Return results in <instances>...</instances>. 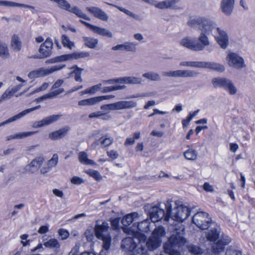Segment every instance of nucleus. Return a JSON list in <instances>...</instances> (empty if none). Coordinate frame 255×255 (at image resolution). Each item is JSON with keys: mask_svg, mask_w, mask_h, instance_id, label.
Instances as JSON below:
<instances>
[{"mask_svg": "<svg viewBox=\"0 0 255 255\" xmlns=\"http://www.w3.org/2000/svg\"><path fill=\"white\" fill-rule=\"evenodd\" d=\"M187 24L191 27L197 28L202 32L197 39L190 37L182 38L180 42V45L195 51L203 50L210 44L207 35L209 34L214 28V23L206 17H198L190 19L187 22Z\"/></svg>", "mask_w": 255, "mask_h": 255, "instance_id": "obj_1", "label": "nucleus"}, {"mask_svg": "<svg viewBox=\"0 0 255 255\" xmlns=\"http://www.w3.org/2000/svg\"><path fill=\"white\" fill-rule=\"evenodd\" d=\"M138 243L136 244L134 238L127 237L122 240L121 247L127 252H129L130 255H149L147 250L143 246L147 241L146 235L142 232H137L134 235Z\"/></svg>", "mask_w": 255, "mask_h": 255, "instance_id": "obj_2", "label": "nucleus"}, {"mask_svg": "<svg viewBox=\"0 0 255 255\" xmlns=\"http://www.w3.org/2000/svg\"><path fill=\"white\" fill-rule=\"evenodd\" d=\"M186 242L185 239L180 232H176L172 234L168 241L163 245L164 251L169 255H179V252L177 249L183 246Z\"/></svg>", "mask_w": 255, "mask_h": 255, "instance_id": "obj_3", "label": "nucleus"}, {"mask_svg": "<svg viewBox=\"0 0 255 255\" xmlns=\"http://www.w3.org/2000/svg\"><path fill=\"white\" fill-rule=\"evenodd\" d=\"M171 206L167 207L166 213L163 209H160L157 206H154L151 208V210L149 213V216L152 222L156 223L163 219L165 221H168L171 216Z\"/></svg>", "mask_w": 255, "mask_h": 255, "instance_id": "obj_4", "label": "nucleus"}, {"mask_svg": "<svg viewBox=\"0 0 255 255\" xmlns=\"http://www.w3.org/2000/svg\"><path fill=\"white\" fill-rule=\"evenodd\" d=\"M180 65L183 66L205 68L220 72H222L225 70V67L223 65L214 62L183 61L180 63Z\"/></svg>", "mask_w": 255, "mask_h": 255, "instance_id": "obj_5", "label": "nucleus"}, {"mask_svg": "<svg viewBox=\"0 0 255 255\" xmlns=\"http://www.w3.org/2000/svg\"><path fill=\"white\" fill-rule=\"evenodd\" d=\"M192 222L199 229L204 230L209 228L211 219L208 213L203 211L198 212L192 217Z\"/></svg>", "mask_w": 255, "mask_h": 255, "instance_id": "obj_6", "label": "nucleus"}, {"mask_svg": "<svg viewBox=\"0 0 255 255\" xmlns=\"http://www.w3.org/2000/svg\"><path fill=\"white\" fill-rule=\"evenodd\" d=\"M58 4L59 7L65 10L75 14L77 16L85 20L90 21V18L81 9L76 6L71 7L70 4L66 0H53Z\"/></svg>", "mask_w": 255, "mask_h": 255, "instance_id": "obj_7", "label": "nucleus"}, {"mask_svg": "<svg viewBox=\"0 0 255 255\" xmlns=\"http://www.w3.org/2000/svg\"><path fill=\"white\" fill-rule=\"evenodd\" d=\"M52 40L48 37L41 44L38 51L39 54H35L29 56L30 59H43L49 57L52 53L53 49Z\"/></svg>", "mask_w": 255, "mask_h": 255, "instance_id": "obj_8", "label": "nucleus"}, {"mask_svg": "<svg viewBox=\"0 0 255 255\" xmlns=\"http://www.w3.org/2000/svg\"><path fill=\"white\" fill-rule=\"evenodd\" d=\"M65 66V65H57L52 66L49 69L40 68L30 71L28 74V77L31 80H34L37 78L44 77L55 71L61 70Z\"/></svg>", "mask_w": 255, "mask_h": 255, "instance_id": "obj_9", "label": "nucleus"}, {"mask_svg": "<svg viewBox=\"0 0 255 255\" xmlns=\"http://www.w3.org/2000/svg\"><path fill=\"white\" fill-rule=\"evenodd\" d=\"M212 83L214 87H223L226 90H228L231 95H234L237 92V89L231 81L225 78H214Z\"/></svg>", "mask_w": 255, "mask_h": 255, "instance_id": "obj_10", "label": "nucleus"}, {"mask_svg": "<svg viewBox=\"0 0 255 255\" xmlns=\"http://www.w3.org/2000/svg\"><path fill=\"white\" fill-rule=\"evenodd\" d=\"M191 210L186 206L181 205L174 208L171 217L173 220L179 222H183L190 216Z\"/></svg>", "mask_w": 255, "mask_h": 255, "instance_id": "obj_11", "label": "nucleus"}, {"mask_svg": "<svg viewBox=\"0 0 255 255\" xmlns=\"http://www.w3.org/2000/svg\"><path fill=\"white\" fill-rule=\"evenodd\" d=\"M90 53L88 52H75L69 54H63L56 56L51 59V62L66 61L74 59H78L89 57Z\"/></svg>", "mask_w": 255, "mask_h": 255, "instance_id": "obj_12", "label": "nucleus"}, {"mask_svg": "<svg viewBox=\"0 0 255 255\" xmlns=\"http://www.w3.org/2000/svg\"><path fill=\"white\" fill-rule=\"evenodd\" d=\"M232 242V239L228 236H222L221 238L217 240L211 246L212 252L216 255H219L223 252L225 247Z\"/></svg>", "mask_w": 255, "mask_h": 255, "instance_id": "obj_13", "label": "nucleus"}, {"mask_svg": "<svg viewBox=\"0 0 255 255\" xmlns=\"http://www.w3.org/2000/svg\"><path fill=\"white\" fill-rule=\"evenodd\" d=\"M136 106V102L132 101H121L115 103L101 106V109L105 110L107 107H110L112 110H122L125 109H130Z\"/></svg>", "mask_w": 255, "mask_h": 255, "instance_id": "obj_14", "label": "nucleus"}, {"mask_svg": "<svg viewBox=\"0 0 255 255\" xmlns=\"http://www.w3.org/2000/svg\"><path fill=\"white\" fill-rule=\"evenodd\" d=\"M227 59L230 66L238 69H241L245 66L244 59L235 53H230L228 55Z\"/></svg>", "mask_w": 255, "mask_h": 255, "instance_id": "obj_15", "label": "nucleus"}, {"mask_svg": "<svg viewBox=\"0 0 255 255\" xmlns=\"http://www.w3.org/2000/svg\"><path fill=\"white\" fill-rule=\"evenodd\" d=\"M79 21L80 23L83 24L84 25L89 28L93 32L96 34L108 37H112L113 36L112 33L111 31L106 29L104 28H102L96 25H94L81 19H80Z\"/></svg>", "mask_w": 255, "mask_h": 255, "instance_id": "obj_16", "label": "nucleus"}, {"mask_svg": "<svg viewBox=\"0 0 255 255\" xmlns=\"http://www.w3.org/2000/svg\"><path fill=\"white\" fill-rule=\"evenodd\" d=\"M114 97L113 95H105L95 97L91 98L84 99L78 102L80 106H92L103 100H108Z\"/></svg>", "mask_w": 255, "mask_h": 255, "instance_id": "obj_17", "label": "nucleus"}, {"mask_svg": "<svg viewBox=\"0 0 255 255\" xmlns=\"http://www.w3.org/2000/svg\"><path fill=\"white\" fill-rule=\"evenodd\" d=\"M61 117V115H52L46 117L42 120L33 123L32 127L34 128H39L52 124L57 121Z\"/></svg>", "mask_w": 255, "mask_h": 255, "instance_id": "obj_18", "label": "nucleus"}, {"mask_svg": "<svg viewBox=\"0 0 255 255\" xmlns=\"http://www.w3.org/2000/svg\"><path fill=\"white\" fill-rule=\"evenodd\" d=\"M198 73L192 70H178L173 71L165 72L163 75L168 77H192Z\"/></svg>", "mask_w": 255, "mask_h": 255, "instance_id": "obj_19", "label": "nucleus"}, {"mask_svg": "<svg viewBox=\"0 0 255 255\" xmlns=\"http://www.w3.org/2000/svg\"><path fill=\"white\" fill-rule=\"evenodd\" d=\"M63 82L64 81L62 79L57 80L52 85L51 88L52 91L45 95V98H53L62 93L64 90L63 88L60 87Z\"/></svg>", "mask_w": 255, "mask_h": 255, "instance_id": "obj_20", "label": "nucleus"}, {"mask_svg": "<svg viewBox=\"0 0 255 255\" xmlns=\"http://www.w3.org/2000/svg\"><path fill=\"white\" fill-rule=\"evenodd\" d=\"M44 159L42 157H37L33 159L30 164L25 167V172L29 173H33L38 171L39 167L42 164Z\"/></svg>", "mask_w": 255, "mask_h": 255, "instance_id": "obj_21", "label": "nucleus"}, {"mask_svg": "<svg viewBox=\"0 0 255 255\" xmlns=\"http://www.w3.org/2000/svg\"><path fill=\"white\" fill-rule=\"evenodd\" d=\"M218 35L215 36L217 43L221 48L225 49L229 44V37L227 33L220 28H217Z\"/></svg>", "mask_w": 255, "mask_h": 255, "instance_id": "obj_22", "label": "nucleus"}, {"mask_svg": "<svg viewBox=\"0 0 255 255\" xmlns=\"http://www.w3.org/2000/svg\"><path fill=\"white\" fill-rule=\"evenodd\" d=\"M86 10L94 17L103 21H107L108 15L100 8L95 6L87 7Z\"/></svg>", "mask_w": 255, "mask_h": 255, "instance_id": "obj_23", "label": "nucleus"}, {"mask_svg": "<svg viewBox=\"0 0 255 255\" xmlns=\"http://www.w3.org/2000/svg\"><path fill=\"white\" fill-rule=\"evenodd\" d=\"M40 107H41V106L40 105H38L37 106L31 108L30 109H26V110L22 111L21 112L19 113V114L15 115V116L8 119L7 120L4 121L3 122L0 123V127L2 126L3 125H4L5 124H9L11 122H14V121L21 118V117H22L26 114H27L31 112H32L34 110L39 109V108H40Z\"/></svg>", "mask_w": 255, "mask_h": 255, "instance_id": "obj_24", "label": "nucleus"}, {"mask_svg": "<svg viewBox=\"0 0 255 255\" xmlns=\"http://www.w3.org/2000/svg\"><path fill=\"white\" fill-rule=\"evenodd\" d=\"M180 0H165L164 1L158 2L154 4V6L159 9H167L171 8L172 9H178V7L176 4Z\"/></svg>", "mask_w": 255, "mask_h": 255, "instance_id": "obj_25", "label": "nucleus"}, {"mask_svg": "<svg viewBox=\"0 0 255 255\" xmlns=\"http://www.w3.org/2000/svg\"><path fill=\"white\" fill-rule=\"evenodd\" d=\"M69 129L70 128L68 126H65L57 130L49 133V138L52 140L61 139L67 135Z\"/></svg>", "mask_w": 255, "mask_h": 255, "instance_id": "obj_26", "label": "nucleus"}, {"mask_svg": "<svg viewBox=\"0 0 255 255\" xmlns=\"http://www.w3.org/2000/svg\"><path fill=\"white\" fill-rule=\"evenodd\" d=\"M109 228L108 224L105 222H103L101 225H96L94 232L96 238L98 239L106 236L104 233L108 232Z\"/></svg>", "mask_w": 255, "mask_h": 255, "instance_id": "obj_27", "label": "nucleus"}, {"mask_svg": "<svg viewBox=\"0 0 255 255\" xmlns=\"http://www.w3.org/2000/svg\"><path fill=\"white\" fill-rule=\"evenodd\" d=\"M136 81V79L135 78L124 77L109 79L106 80L105 83L109 84L114 83L133 84L135 83Z\"/></svg>", "mask_w": 255, "mask_h": 255, "instance_id": "obj_28", "label": "nucleus"}, {"mask_svg": "<svg viewBox=\"0 0 255 255\" xmlns=\"http://www.w3.org/2000/svg\"><path fill=\"white\" fill-rule=\"evenodd\" d=\"M235 3V0H222L221 7L222 11L227 15L232 12Z\"/></svg>", "mask_w": 255, "mask_h": 255, "instance_id": "obj_29", "label": "nucleus"}, {"mask_svg": "<svg viewBox=\"0 0 255 255\" xmlns=\"http://www.w3.org/2000/svg\"><path fill=\"white\" fill-rule=\"evenodd\" d=\"M138 218V214L137 212H134L128 214L124 216L121 222L123 225L125 227L129 226L133 222L136 220Z\"/></svg>", "mask_w": 255, "mask_h": 255, "instance_id": "obj_30", "label": "nucleus"}, {"mask_svg": "<svg viewBox=\"0 0 255 255\" xmlns=\"http://www.w3.org/2000/svg\"><path fill=\"white\" fill-rule=\"evenodd\" d=\"M220 235V229L213 228H211L206 234L207 240L210 242H215L219 239Z\"/></svg>", "mask_w": 255, "mask_h": 255, "instance_id": "obj_31", "label": "nucleus"}, {"mask_svg": "<svg viewBox=\"0 0 255 255\" xmlns=\"http://www.w3.org/2000/svg\"><path fill=\"white\" fill-rule=\"evenodd\" d=\"M161 244V242L151 236L147 240L146 246L148 250L153 251L158 248Z\"/></svg>", "mask_w": 255, "mask_h": 255, "instance_id": "obj_32", "label": "nucleus"}, {"mask_svg": "<svg viewBox=\"0 0 255 255\" xmlns=\"http://www.w3.org/2000/svg\"><path fill=\"white\" fill-rule=\"evenodd\" d=\"M166 235L165 228L162 226L156 227L153 231L151 236L162 242V238Z\"/></svg>", "mask_w": 255, "mask_h": 255, "instance_id": "obj_33", "label": "nucleus"}, {"mask_svg": "<svg viewBox=\"0 0 255 255\" xmlns=\"http://www.w3.org/2000/svg\"><path fill=\"white\" fill-rule=\"evenodd\" d=\"M10 46L11 48L14 51H19L21 50L22 47V42L17 35L13 34L11 36Z\"/></svg>", "mask_w": 255, "mask_h": 255, "instance_id": "obj_34", "label": "nucleus"}, {"mask_svg": "<svg viewBox=\"0 0 255 255\" xmlns=\"http://www.w3.org/2000/svg\"><path fill=\"white\" fill-rule=\"evenodd\" d=\"M0 5H4L7 6H17V7H22L24 8H28L31 10H34L35 9V7L33 6H31L30 5L23 4V3H19L12 1H9L6 0H0Z\"/></svg>", "mask_w": 255, "mask_h": 255, "instance_id": "obj_35", "label": "nucleus"}, {"mask_svg": "<svg viewBox=\"0 0 255 255\" xmlns=\"http://www.w3.org/2000/svg\"><path fill=\"white\" fill-rule=\"evenodd\" d=\"M150 222L147 219L138 222L136 226L137 230L140 232L148 233L150 231Z\"/></svg>", "mask_w": 255, "mask_h": 255, "instance_id": "obj_36", "label": "nucleus"}, {"mask_svg": "<svg viewBox=\"0 0 255 255\" xmlns=\"http://www.w3.org/2000/svg\"><path fill=\"white\" fill-rule=\"evenodd\" d=\"M58 161V154L55 153L53 155L52 158L48 161L47 162V168H43L41 170V172L43 173L48 172L50 169L53 167L55 166Z\"/></svg>", "mask_w": 255, "mask_h": 255, "instance_id": "obj_37", "label": "nucleus"}, {"mask_svg": "<svg viewBox=\"0 0 255 255\" xmlns=\"http://www.w3.org/2000/svg\"><path fill=\"white\" fill-rule=\"evenodd\" d=\"M78 158L79 161L84 164L95 165L96 164L93 160L89 159L88 158V155L85 151L80 152Z\"/></svg>", "mask_w": 255, "mask_h": 255, "instance_id": "obj_38", "label": "nucleus"}, {"mask_svg": "<svg viewBox=\"0 0 255 255\" xmlns=\"http://www.w3.org/2000/svg\"><path fill=\"white\" fill-rule=\"evenodd\" d=\"M83 39L85 46L90 48H95L98 43V39L96 38L85 36Z\"/></svg>", "mask_w": 255, "mask_h": 255, "instance_id": "obj_39", "label": "nucleus"}, {"mask_svg": "<svg viewBox=\"0 0 255 255\" xmlns=\"http://www.w3.org/2000/svg\"><path fill=\"white\" fill-rule=\"evenodd\" d=\"M72 68H74V70L71 72V74L74 75L75 80L76 82H82V79L81 78V74L83 69L78 67L77 65H74Z\"/></svg>", "mask_w": 255, "mask_h": 255, "instance_id": "obj_40", "label": "nucleus"}, {"mask_svg": "<svg viewBox=\"0 0 255 255\" xmlns=\"http://www.w3.org/2000/svg\"><path fill=\"white\" fill-rule=\"evenodd\" d=\"M197 155V151L192 148H189L184 152L185 158L188 160H196Z\"/></svg>", "mask_w": 255, "mask_h": 255, "instance_id": "obj_41", "label": "nucleus"}, {"mask_svg": "<svg viewBox=\"0 0 255 255\" xmlns=\"http://www.w3.org/2000/svg\"><path fill=\"white\" fill-rule=\"evenodd\" d=\"M98 239L103 241V248L106 251L109 250L112 242V238L110 235L108 234L103 238Z\"/></svg>", "mask_w": 255, "mask_h": 255, "instance_id": "obj_42", "label": "nucleus"}, {"mask_svg": "<svg viewBox=\"0 0 255 255\" xmlns=\"http://www.w3.org/2000/svg\"><path fill=\"white\" fill-rule=\"evenodd\" d=\"M43 245L46 248L51 249H59L60 247L58 241L56 239H49L47 242H44Z\"/></svg>", "mask_w": 255, "mask_h": 255, "instance_id": "obj_43", "label": "nucleus"}, {"mask_svg": "<svg viewBox=\"0 0 255 255\" xmlns=\"http://www.w3.org/2000/svg\"><path fill=\"white\" fill-rule=\"evenodd\" d=\"M85 173L88 174L89 176L93 178L97 181H100L102 179V176L100 172L97 170L90 169L86 170Z\"/></svg>", "mask_w": 255, "mask_h": 255, "instance_id": "obj_44", "label": "nucleus"}, {"mask_svg": "<svg viewBox=\"0 0 255 255\" xmlns=\"http://www.w3.org/2000/svg\"><path fill=\"white\" fill-rule=\"evenodd\" d=\"M61 42L64 47L71 49L74 46V43L71 41L69 37L66 35H62L61 36Z\"/></svg>", "mask_w": 255, "mask_h": 255, "instance_id": "obj_45", "label": "nucleus"}, {"mask_svg": "<svg viewBox=\"0 0 255 255\" xmlns=\"http://www.w3.org/2000/svg\"><path fill=\"white\" fill-rule=\"evenodd\" d=\"M20 88V85H18L11 89V90H6L2 95L1 99H9L12 97Z\"/></svg>", "mask_w": 255, "mask_h": 255, "instance_id": "obj_46", "label": "nucleus"}, {"mask_svg": "<svg viewBox=\"0 0 255 255\" xmlns=\"http://www.w3.org/2000/svg\"><path fill=\"white\" fill-rule=\"evenodd\" d=\"M0 56L4 58H7L9 56L8 49L5 43L0 41Z\"/></svg>", "mask_w": 255, "mask_h": 255, "instance_id": "obj_47", "label": "nucleus"}, {"mask_svg": "<svg viewBox=\"0 0 255 255\" xmlns=\"http://www.w3.org/2000/svg\"><path fill=\"white\" fill-rule=\"evenodd\" d=\"M102 84H98L85 89L82 92L83 94H94L101 89Z\"/></svg>", "mask_w": 255, "mask_h": 255, "instance_id": "obj_48", "label": "nucleus"}, {"mask_svg": "<svg viewBox=\"0 0 255 255\" xmlns=\"http://www.w3.org/2000/svg\"><path fill=\"white\" fill-rule=\"evenodd\" d=\"M188 249L190 253L195 255H201L203 253L202 249L199 246L194 245L188 246Z\"/></svg>", "mask_w": 255, "mask_h": 255, "instance_id": "obj_49", "label": "nucleus"}, {"mask_svg": "<svg viewBox=\"0 0 255 255\" xmlns=\"http://www.w3.org/2000/svg\"><path fill=\"white\" fill-rule=\"evenodd\" d=\"M125 85H118V86H108L105 87L103 88L102 91V93H108L114 91L122 90L125 88Z\"/></svg>", "mask_w": 255, "mask_h": 255, "instance_id": "obj_50", "label": "nucleus"}, {"mask_svg": "<svg viewBox=\"0 0 255 255\" xmlns=\"http://www.w3.org/2000/svg\"><path fill=\"white\" fill-rule=\"evenodd\" d=\"M142 76L152 81H158L160 80V77L157 73L147 72L143 74Z\"/></svg>", "mask_w": 255, "mask_h": 255, "instance_id": "obj_51", "label": "nucleus"}, {"mask_svg": "<svg viewBox=\"0 0 255 255\" xmlns=\"http://www.w3.org/2000/svg\"><path fill=\"white\" fill-rule=\"evenodd\" d=\"M120 218L116 217L115 218H111L110 220L112 228L114 230H117L119 228V224L120 222Z\"/></svg>", "mask_w": 255, "mask_h": 255, "instance_id": "obj_52", "label": "nucleus"}, {"mask_svg": "<svg viewBox=\"0 0 255 255\" xmlns=\"http://www.w3.org/2000/svg\"><path fill=\"white\" fill-rule=\"evenodd\" d=\"M225 255H242V252L239 250L233 249L232 247H230L227 249Z\"/></svg>", "mask_w": 255, "mask_h": 255, "instance_id": "obj_53", "label": "nucleus"}, {"mask_svg": "<svg viewBox=\"0 0 255 255\" xmlns=\"http://www.w3.org/2000/svg\"><path fill=\"white\" fill-rule=\"evenodd\" d=\"M136 44L131 42L124 43V49L127 51H135Z\"/></svg>", "mask_w": 255, "mask_h": 255, "instance_id": "obj_54", "label": "nucleus"}, {"mask_svg": "<svg viewBox=\"0 0 255 255\" xmlns=\"http://www.w3.org/2000/svg\"><path fill=\"white\" fill-rule=\"evenodd\" d=\"M28 238V235L27 234H23L20 235V238L21 240V244L23 247H26L30 245V240H27Z\"/></svg>", "mask_w": 255, "mask_h": 255, "instance_id": "obj_55", "label": "nucleus"}, {"mask_svg": "<svg viewBox=\"0 0 255 255\" xmlns=\"http://www.w3.org/2000/svg\"><path fill=\"white\" fill-rule=\"evenodd\" d=\"M70 181L71 183L75 185H80L84 182V181L82 178L76 176H74L72 177Z\"/></svg>", "mask_w": 255, "mask_h": 255, "instance_id": "obj_56", "label": "nucleus"}, {"mask_svg": "<svg viewBox=\"0 0 255 255\" xmlns=\"http://www.w3.org/2000/svg\"><path fill=\"white\" fill-rule=\"evenodd\" d=\"M100 140H101V143L102 145H103L104 147H106L112 144L113 142V140L111 139L110 138H103V137H101L99 139Z\"/></svg>", "mask_w": 255, "mask_h": 255, "instance_id": "obj_57", "label": "nucleus"}, {"mask_svg": "<svg viewBox=\"0 0 255 255\" xmlns=\"http://www.w3.org/2000/svg\"><path fill=\"white\" fill-rule=\"evenodd\" d=\"M58 234L61 237L62 239H66L69 235V233L67 230L64 229H60L58 230Z\"/></svg>", "mask_w": 255, "mask_h": 255, "instance_id": "obj_58", "label": "nucleus"}, {"mask_svg": "<svg viewBox=\"0 0 255 255\" xmlns=\"http://www.w3.org/2000/svg\"><path fill=\"white\" fill-rule=\"evenodd\" d=\"M106 3L107 4L115 6L118 9H119L120 11L124 12L125 13H126V14H127L128 15L132 16L133 15V14H132V13L131 12H130L127 9H126V8H125L124 7H121V6H118V5H114V4L108 3V2H107Z\"/></svg>", "mask_w": 255, "mask_h": 255, "instance_id": "obj_59", "label": "nucleus"}, {"mask_svg": "<svg viewBox=\"0 0 255 255\" xmlns=\"http://www.w3.org/2000/svg\"><path fill=\"white\" fill-rule=\"evenodd\" d=\"M108 156L112 159H115L119 156V154L115 150H111L107 152Z\"/></svg>", "mask_w": 255, "mask_h": 255, "instance_id": "obj_60", "label": "nucleus"}, {"mask_svg": "<svg viewBox=\"0 0 255 255\" xmlns=\"http://www.w3.org/2000/svg\"><path fill=\"white\" fill-rule=\"evenodd\" d=\"M203 189L207 192H212L214 191V188L209 182H206L204 183L203 186Z\"/></svg>", "mask_w": 255, "mask_h": 255, "instance_id": "obj_61", "label": "nucleus"}, {"mask_svg": "<svg viewBox=\"0 0 255 255\" xmlns=\"http://www.w3.org/2000/svg\"><path fill=\"white\" fill-rule=\"evenodd\" d=\"M49 231V227L48 225H44L41 226L38 230V233L40 234H44L48 232Z\"/></svg>", "mask_w": 255, "mask_h": 255, "instance_id": "obj_62", "label": "nucleus"}, {"mask_svg": "<svg viewBox=\"0 0 255 255\" xmlns=\"http://www.w3.org/2000/svg\"><path fill=\"white\" fill-rule=\"evenodd\" d=\"M38 131H27V132H24L19 134V137L20 138L27 137L28 136L32 135L33 134H34L36 133H37Z\"/></svg>", "mask_w": 255, "mask_h": 255, "instance_id": "obj_63", "label": "nucleus"}, {"mask_svg": "<svg viewBox=\"0 0 255 255\" xmlns=\"http://www.w3.org/2000/svg\"><path fill=\"white\" fill-rule=\"evenodd\" d=\"M48 83L44 82L39 87L37 88L35 91L38 92L39 91H44L48 88Z\"/></svg>", "mask_w": 255, "mask_h": 255, "instance_id": "obj_64", "label": "nucleus"}]
</instances>
